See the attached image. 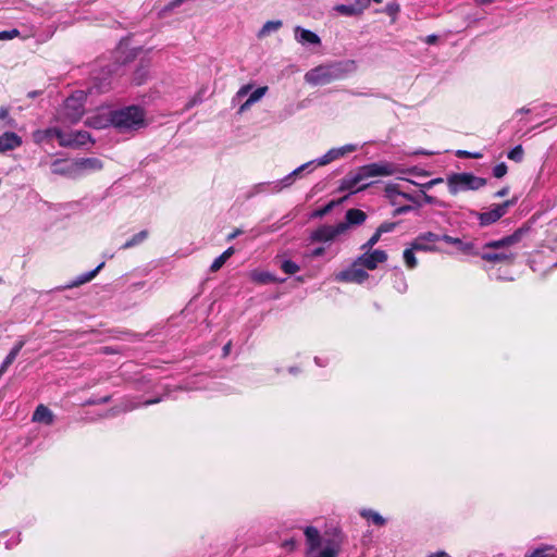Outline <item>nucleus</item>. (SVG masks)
<instances>
[{"instance_id":"nucleus-45","label":"nucleus","mask_w":557,"mask_h":557,"mask_svg":"<svg viewBox=\"0 0 557 557\" xmlns=\"http://www.w3.org/2000/svg\"><path fill=\"white\" fill-rule=\"evenodd\" d=\"M396 224L393 223V222H386V223H383L381 224L379 227H377V232L379 234H384V233H388V232H392L394 228H395Z\"/></svg>"},{"instance_id":"nucleus-62","label":"nucleus","mask_w":557,"mask_h":557,"mask_svg":"<svg viewBox=\"0 0 557 557\" xmlns=\"http://www.w3.org/2000/svg\"><path fill=\"white\" fill-rule=\"evenodd\" d=\"M134 408H136V406H135V405H133V406H129V407L125 408V410H132V409H134Z\"/></svg>"},{"instance_id":"nucleus-57","label":"nucleus","mask_w":557,"mask_h":557,"mask_svg":"<svg viewBox=\"0 0 557 557\" xmlns=\"http://www.w3.org/2000/svg\"><path fill=\"white\" fill-rule=\"evenodd\" d=\"M424 200L428 203H433L434 202V198L432 196H429V195H424Z\"/></svg>"},{"instance_id":"nucleus-34","label":"nucleus","mask_w":557,"mask_h":557,"mask_svg":"<svg viewBox=\"0 0 557 557\" xmlns=\"http://www.w3.org/2000/svg\"><path fill=\"white\" fill-rule=\"evenodd\" d=\"M334 10L343 15L351 16L356 14H360L362 10H358L354 5H346V4H337Z\"/></svg>"},{"instance_id":"nucleus-23","label":"nucleus","mask_w":557,"mask_h":557,"mask_svg":"<svg viewBox=\"0 0 557 557\" xmlns=\"http://www.w3.org/2000/svg\"><path fill=\"white\" fill-rule=\"evenodd\" d=\"M24 346V342L21 341L17 344L13 346V348L10 350L8 356L4 358L2 364L0 366V377L3 375V373L8 370V368L14 362L17 355L20 354L21 349Z\"/></svg>"},{"instance_id":"nucleus-3","label":"nucleus","mask_w":557,"mask_h":557,"mask_svg":"<svg viewBox=\"0 0 557 557\" xmlns=\"http://www.w3.org/2000/svg\"><path fill=\"white\" fill-rule=\"evenodd\" d=\"M397 173V168L388 162H377L363 165L359 168L355 173L348 175L343 182V188L356 190H362L370 185L364 183L358 187V185L369 178L376 176H389Z\"/></svg>"},{"instance_id":"nucleus-53","label":"nucleus","mask_w":557,"mask_h":557,"mask_svg":"<svg viewBox=\"0 0 557 557\" xmlns=\"http://www.w3.org/2000/svg\"><path fill=\"white\" fill-rule=\"evenodd\" d=\"M507 194H508V188H507V187H505V188H503V189L498 190V191L495 194V197L500 198V197L506 196Z\"/></svg>"},{"instance_id":"nucleus-18","label":"nucleus","mask_w":557,"mask_h":557,"mask_svg":"<svg viewBox=\"0 0 557 557\" xmlns=\"http://www.w3.org/2000/svg\"><path fill=\"white\" fill-rule=\"evenodd\" d=\"M23 140L21 136L13 132H5L0 136V152L4 153L8 151L15 150L21 147Z\"/></svg>"},{"instance_id":"nucleus-26","label":"nucleus","mask_w":557,"mask_h":557,"mask_svg":"<svg viewBox=\"0 0 557 557\" xmlns=\"http://www.w3.org/2000/svg\"><path fill=\"white\" fill-rule=\"evenodd\" d=\"M305 535L308 543V550L309 553H312L320 546L319 531L313 527H307L305 530Z\"/></svg>"},{"instance_id":"nucleus-11","label":"nucleus","mask_w":557,"mask_h":557,"mask_svg":"<svg viewBox=\"0 0 557 557\" xmlns=\"http://www.w3.org/2000/svg\"><path fill=\"white\" fill-rule=\"evenodd\" d=\"M345 233L346 224L322 225L311 233L310 239L317 243H329Z\"/></svg>"},{"instance_id":"nucleus-14","label":"nucleus","mask_w":557,"mask_h":557,"mask_svg":"<svg viewBox=\"0 0 557 557\" xmlns=\"http://www.w3.org/2000/svg\"><path fill=\"white\" fill-rule=\"evenodd\" d=\"M90 141V136L87 132L78 131V132H62V136H60V146L62 147H71L77 148L86 145Z\"/></svg>"},{"instance_id":"nucleus-36","label":"nucleus","mask_w":557,"mask_h":557,"mask_svg":"<svg viewBox=\"0 0 557 557\" xmlns=\"http://www.w3.org/2000/svg\"><path fill=\"white\" fill-rule=\"evenodd\" d=\"M385 193H386V196L388 198H391V199H394L396 196H401V197H404L406 199H410L409 195L398 190V185L397 184H388L385 187Z\"/></svg>"},{"instance_id":"nucleus-42","label":"nucleus","mask_w":557,"mask_h":557,"mask_svg":"<svg viewBox=\"0 0 557 557\" xmlns=\"http://www.w3.org/2000/svg\"><path fill=\"white\" fill-rule=\"evenodd\" d=\"M381 236L382 235L379 234L377 231H375V233L368 239V242L361 246V250H371L373 246L377 244Z\"/></svg>"},{"instance_id":"nucleus-50","label":"nucleus","mask_w":557,"mask_h":557,"mask_svg":"<svg viewBox=\"0 0 557 557\" xmlns=\"http://www.w3.org/2000/svg\"><path fill=\"white\" fill-rule=\"evenodd\" d=\"M331 208H332V203L327 205L324 209H322V210L318 211V212L315 213V215L322 216V215H324L325 213H327V212L331 210Z\"/></svg>"},{"instance_id":"nucleus-61","label":"nucleus","mask_w":557,"mask_h":557,"mask_svg":"<svg viewBox=\"0 0 557 557\" xmlns=\"http://www.w3.org/2000/svg\"><path fill=\"white\" fill-rule=\"evenodd\" d=\"M407 210H408V208H400V209H398V212H405Z\"/></svg>"},{"instance_id":"nucleus-6","label":"nucleus","mask_w":557,"mask_h":557,"mask_svg":"<svg viewBox=\"0 0 557 557\" xmlns=\"http://www.w3.org/2000/svg\"><path fill=\"white\" fill-rule=\"evenodd\" d=\"M86 94L84 90H76L65 101L60 115L62 122L76 123L84 114Z\"/></svg>"},{"instance_id":"nucleus-51","label":"nucleus","mask_w":557,"mask_h":557,"mask_svg":"<svg viewBox=\"0 0 557 557\" xmlns=\"http://www.w3.org/2000/svg\"><path fill=\"white\" fill-rule=\"evenodd\" d=\"M436 40H437V36L436 35H429L426 37V39H425V42L432 45V44H435Z\"/></svg>"},{"instance_id":"nucleus-55","label":"nucleus","mask_w":557,"mask_h":557,"mask_svg":"<svg viewBox=\"0 0 557 557\" xmlns=\"http://www.w3.org/2000/svg\"><path fill=\"white\" fill-rule=\"evenodd\" d=\"M479 4H488L493 3L495 0H474Z\"/></svg>"},{"instance_id":"nucleus-25","label":"nucleus","mask_w":557,"mask_h":557,"mask_svg":"<svg viewBox=\"0 0 557 557\" xmlns=\"http://www.w3.org/2000/svg\"><path fill=\"white\" fill-rule=\"evenodd\" d=\"M33 421L51 424L53 422V414L49 408L39 405L33 414Z\"/></svg>"},{"instance_id":"nucleus-1","label":"nucleus","mask_w":557,"mask_h":557,"mask_svg":"<svg viewBox=\"0 0 557 557\" xmlns=\"http://www.w3.org/2000/svg\"><path fill=\"white\" fill-rule=\"evenodd\" d=\"M522 236L523 231L517 230L502 239L491 240L484 245V251L480 257L491 263L511 264L517 257V252L512 248L521 240Z\"/></svg>"},{"instance_id":"nucleus-17","label":"nucleus","mask_w":557,"mask_h":557,"mask_svg":"<svg viewBox=\"0 0 557 557\" xmlns=\"http://www.w3.org/2000/svg\"><path fill=\"white\" fill-rule=\"evenodd\" d=\"M442 240L449 245H454L460 252H462L465 255H471V256L479 255V252L475 250L474 244L471 242H463L459 237H453V236L446 235V234L442 235Z\"/></svg>"},{"instance_id":"nucleus-54","label":"nucleus","mask_w":557,"mask_h":557,"mask_svg":"<svg viewBox=\"0 0 557 557\" xmlns=\"http://www.w3.org/2000/svg\"><path fill=\"white\" fill-rule=\"evenodd\" d=\"M240 234H242V231L237 228V230H235L233 233H231V234L227 236V239H228V240H232V239L236 238V237H237L238 235H240Z\"/></svg>"},{"instance_id":"nucleus-8","label":"nucleus","mask_w":557,"mask_h":557,"mask_svg":"<svg viewBox=\"0 0 557 557\" xmlns=\"http://www.w3.org/2000/svg\"><path fill=\"white\" fill-rule=\"evenodd\" d=\"M302 173V168H297L285 177L274 182H263L253 186L251 195L257 194H277L284 188L294 184L296 177Z\"/></svg>"},{"instance_id":"nucleus-38","label":"nucleus","mask_w":557,"mask_h":557,"mask_svg":"<svg viewBox=\"0 0 557 557\" xmlns=\"http://www.w3.org/2000/svg\"><path fill=\"white\" fill-rule=\"evenodd\" d=\"M281 269L284 271V273L292 275L297 273L300 268L292 260H284L281 264Z\"/></svg>"},{"instance_id":"nucleus-20","label":"nucleus","mask_w":557,"mask_h":557,"mask_svg":"<svg viewBox=\"0 0 557 557\" xmlns=\"http://www.w3.org/2000/svg\"><path fill=\"white\" fill-rule=\"evenodd\" d=\"M60 136H62V131L57 127H50L47 129H38L33 133V139L36 144H42L51 138L55 137L60 141Z\"/></svg>"},{"instance_id":"nucleus-21","label":"nucleus","mask_w":557,"mask_h":557,"mask_svg":"<svg viewBox=\"0 0 557 557\" xmlns=\"http://www.w3.org/2000/svg\"><path fill=\"white\" fill-rule=\"evenodd\" d=\"M366 219H367V215L362 210L349 209L346 212L345 221L341 222L339 224H346V232H347L350 226L360 225L366 221Z\"/></svg>"},{"instance_id":"nucleus-10","label":"nucleus","mask_w":557,"mask_h":557,"mask_svg":"<svg viewBox=\"0 0 557 557\" xmlns=\"http://www.w3.org/2000/svg\"><path fill=\"white\" fill-rule=\"evenodd\" d=\"M515 203L513 200H507L499 205H494L488 211L485 212H475V216L478 218L481 226H487L495 222H497L502 216H504L509 207Z\"/></svg>"},{"instance_id":"nucleus-2","label":"nucleus","mask_w":557,"mask_h":557,"mask_svg":"<svg viewBox=\"0 0 557 557\" xmlns=\"http://www.w3.org/2000/svg\"><path fill=\"white\" fill-rule=\"evenodd\" d=\"M356 71L357 63L354 60L321 64L308 71L305 74V81L313 86L325 85L333 81L341 79Z\"/></svg>"},{"instance_id":"nucleus-31","label":"nucleus","mask_w":557,"mask_h":557,"mask_svg":"<svg viewBox=\"0 0 557 557\" xmlns=\"http://www.w3.org/2000/svg\"><path fill=\"white\" fill-rule=\"evenodd\" d=\"M147 237H148V232L140 231L139 233L133 235L128 240H126L123 244L122 249H129L132 247H135V246L141 244L144 240H146Z\"/></svg>"},{"instance_id":"nucleus-60","label":"nucleus","mask_w":557,"mask_h":557,"mask_svg":"<svg viewBox=\"0 0 557 557\" xmlns=\"http://www.w3.org/2000/svg\"><path fill=\"white\" fill-rule=\"evenodd\" d=\"M536 263H537V261H536V259L534 258V259L532 260V267H533V270H534V271H536V268H535Z\"/></svg>"},{"instance_id":"nucleus-30","label":"nucleus","mask_w":557,"mask_h":557,"mask_svg":"<svg viewBox=\"0 0 557 557\" xmlns=\"http://www.w3.org/2000/svg\"><path fill=\"white\" fill-rule=\"evenodd\" d=\"M87 124L94 128H98V129L104 128L108 125H111L110 114L108 116L96 115V116L88 117Z\"/></svg>"},{"instance_id":"nucleus-24","label":"nucleus","mask_w":557,"mask_h":557,"mask_svg":"<svg viewBox=\"0 0 557 557\" xmlns=\"http://www.w3.org/2000/svg\"><path fill=\"white\" fill-rule=\"evenodd\" d=\"M1 535L7 539L4 543L7 549H13L22 542V533L17 530H5L1 532Z\"/></svg>"},{"instance_id":"nucleus-56","label":"nucleus","mask_w":557,"mask_h":557,"mask_svg":"<svg viewBox=\"0 0 557 557\" xmlns=\"http://www.w3.org/2000/svg\"><path fill=\"white\" fill-rule=\"evenodd\" d=\"M230 349H231V343H227V344L223 347V354H224V356H226V355L230 352Z\"/></svg>"},{"instance_id":"nucleus-44","label":"nucleus","mask_w":557,"mask_h":557,"mask_svg":"<svg viewBox=\"0 0 557 557\" xmlns=\"http://www.w3.org/2000/svg\"><path fill=\"white\" fill-rule=\"evenodd\" d=\"M17 36H20V32L16 28L0 32V40H10Z\"/></svg>"},{"instance_id":"nucleus-28","label":"nucleus","mask_w":557,"mask_h":557,"mask_svg":"<svg viewBox=\"0 0 557 557\" xmlns=\"http://www.w3.org/2000/svg\"><path fill=\"white\" fill-rule=\"evenodd\" d=\"M234 255V248L230 247L227 248L222 255H220L218 258L214 259L212 262L210 270L212 272L219 271L225 262Z\"/></svg>"},{"instance_id":"nucleus-37","label":"nucleus","mask_w":557,"mask_h":557,"mask_svg":"<svg viewBox=\"0 0 557 557\" xmlns=\"http://www.w3.org/2000/svg\"><path fill=\"white\" fill-rule=\"evenodd\" d=\"M268 91V87L267 86H263V87H259L257 88L256 90H253L249 97H248V101L251 103V104H255L256 102H258L259 100L262 99V97L267 94Z\"/></svg>"},{"instance_id":"nucleus-35","label":"nucleus","mask_w":557,"mask_h":557,"mask_svg":"<svg viewBox=\"0 0 557 557\" xmlns=\"http://www.w3.org/2000/svg\"><path fill=\"white\" fill-rule=\"evenodd\" d=\"M338 545L336 543H330L323 547L319 555L315 557H336L338 554Z\"/></svg>"},{"instance_id":"nucleus-13","label":"nucleus","mask_w":557,"mask_h":557,"mask_svg":"<svg viewBox=\"0 0 557 557\" xmlns=\"http://www.w3.org/2000/svg\"><path fill=\"white\" fill-rule=\"evenodd\" d=\"M361 267V264H356L355 261L349 269L336 273L335 280L361 284L369 277V274Z\"/></svg>"},{"instance_id":"nucleus-47","label":"nucleus","mask_w":557,"mask_h":557,"mask_svg":"<svg viewBox=\"0 0 557 557\" xmlns=\"http://www.w3.org/2000/svg\"><path fill=\"white\" fill-rule=\"evenodd\" d=\"M443 182H444V180L442 177H437V178H433V180L429 181L428 183L423 184L422 186L426 189H430L433 186H435L440 183H443Z\"/></svg>"},{"instance_id":"nucleus-29","label":"nucleus","mask_w":557,"mask_h":557,"mask_svg":"<svg viewBox=\"0 0 557 557\" xmlns=\"http://www.w3.org/2000/svg\"><path fill=\"white\" fill-rule=\"evenodd\" d=\"M416 251L411 244L404 250L403 258L408 269H414L418 265V260L414 255Z\"/></svg>"},{"instance_id":"nucleus-46","label":"nucleus","mask_w":557,"mask_h":557,"mask_svg":"<svg viewBox=\"0 0 557 557\" xmlns=\"http://www.w3.org/2000/svg\"><path fill=\"white\" fill-rule=\"evenodd\" d=\"M456 154L458 157H465V158H474V159L482 158V153L481 152H469V151H466V150H458Z\"/></svg>"},{"instance_id":"nucleus-48","label":"nucleus","mask_w":557,"mask_h":557,"mask_svg":"<svg viewBox=\"0 0 557 557\" xmlns=\"http://www.w3.org/2000/svg\"><path fill=\"white\" fill-rule=\"evenodd\" d=\"M251 103L246 100L244 103L240 104L239 109H238V113L242 114L244 112H246L247 110H249L251 108Z\"/></svg>"},{"instance_id":"nucleus-22","label":"nucleus","mask_w":557,"mask_h":557,"mask_svg":"<svg viewBox=\"0 0 557 557\" xmlns=\"http://www.w3.org/2000/svg\"><path fill=\"white\" fill-rule=\"evenodd\" d=\"M103 265H104V263L101 262L96 269L78 275L75 280L67 283L65 287L73 288V287H77L85 283L90 282L97 275V273L102 269Z\"/></svg>"},{"instance_id":"nucleus-40","label":"nucleus","mask_w":557,"mask_h":557,"mask_svg":"<svg viewBox=\"0 0 557 557\" xmlns=\"http://www.w3.org/2000/svg\"><path fill=\"white\" fill-rule=\"evenodd\" d=\"M553 547L545 546L539 549H535L531 555L527 557H554V554L552 553Z\"/></svg>"},{"instance_id":"nucleus-4","label":"nucleus","mask_w":557,"mask_h":557,"mask_svg":"<svg viewBox=\"0 0 557 557\" xmlns=\"http://www.w3.org/2000/svg\"><path fill=\"white\" fill-rule=\"evenodd\" d=\"M111 125L120 133H128L143 128L146 125L145 112L137 106H129L110 112Z\"/></svg>"},{"instance_id":"nucleus-9","label":"nucleus","mask_w":557,"mask_h":557,"mask_svg":"<svg viewBox=\"0 0 557 557\" xmlns=\"http://www.w3.org/2000/svg\"><path fill=\"white\" fill-rule=\"evenodd\" d=\"M442 240V235L433 232H423L419 234L410 244L413 249L421 252L440 251L437 244Z\"/></svg>"},{"instance_id":"nucleus-58","label":"nucleus","mask_w":557,"mask_h":557,"mask_svg":"<svg viewBox=\"0 0 557 557\" xmlns=\"http://www.w3.org/2000/svg\"><path fill=\"white\" fill-rule=\"evenodd\" d=\"M145 75H146V73H145V74H143L140 77H136V78H135V79H136V83H137L138 85H139V84H141V83L144 82V76H145Z\"/></svg>"},{"instance_id":"nucleus-27","label":"nucleus","mask_w":557,"mask_h":557,"mask_svg":"<svg viewBox=\"0 0 557 557\" xmlns=\"http://www.w3.org/2000/svg\"><path fill=\"white\" fill-rule=\"evenodd\" d=\"M283 23L280 20L276 21H268L263 24V26L260 28V30L257 34V37L259 39H263L271 35L272 33L277 32L282 27Z\"/></svg>"},{"instance_id":"nucleus-5","label":"nucleus","mask_w":557,"mask_h":557,"mask_svg":"<svg viewBox=\"0 0 557 557\" xmlns=\"http://www.w3.org/2000/svg\"><path fill=\"white\" fill-rule=\"evenodd\" d=\"M446 183L451 195L465 191H475L486 185V180L469 172L453 173L447 176Z\"/></svg>"},{"instance_id":"nucleus-59","label":"nucleus","mask_w":557,"mask_h":557,"mask_svg":"<svg viewBox=\"0 0 557 557\" xmlns=\"http://www.w3.org/2000/svg\"><path fill=\"white\" fill-rule=\"evenodd\" d=\"M158 401H159V399L146 400V401L144 403V405H146V406H147V405L156 404V403H158Z\"/></svg>"},{"instance_id":"nucleus-7","label":"nucleus","mask_w":557,"mask_h":557,"mask_svg":"<svg viewBox=\"0 0 557 557\" xmlns=\"http://www.w3.org/2000/svg\"><path fill=\"white\" fill-rule=\"evenodd\" d=\"M358 149V146L357 145H354V144H348V145H345L343 147H338V148H332L330 149L325 154H323L322 157L315 159V160H311L309 162H306L304 164H301L299 168H302V172L304 171H313L317 166H324V165H327L329 163L339 159V158H343L344 156L350 153V152H354Z\"/></svg>"},{"instance_id":"nucleus-32","label":"nucleus","mask_w":557,"mask_h":557,"mask_svg":"<svg viewBox=\"0 0 557 557\" xmlns=\"http://www.w3.org/2000/svg\"><path fill=\"white\" fill-rule=\"evenodd\" d=\"M360 515L361 517L371 520L376 525L385 524V519L379 512L371 509H362Z\"/></svg>"},{"instance_id":"nucleus-52","label":"nucleus","mask_w":557,"mask_h":557,"mask_svg":"<svg viewBox=\"0 0 557 557\" xmlns=\"http://www.w3.org/2000/svg\"><path fill=\"white\" fill-rule=\"evenodd\" d=\"M9 116V111L5 108H0V120H5Z\"/></svg>"},{"instance_id":"nucleus-15","label":"nucleus","mask_w":557,"mask_h":557,"mask_svg":"<svg viewBox=\"0 0 557 557\" xmlns=\"http://www.w3.org/2000/svg\"><path fill=\"white\" fill-rule=\"evenodd\" d=\"M51 172L57 175L77 177L75 160H54L51 163Z\"/></svg>"},{"instance_id":"nucleus-43","label":"nucleus","mask_w":557,"mask_h":557,"mask_svg":"<svg viewBox=\"0 0 557 557\" xmlns=\"http://www.w3.org/2000/svg\"><path fill=\"white\" fill-rule=\"evenodd\" d=\"M507 174V165L502 162V163H498L494 166L493 169V175L497 178H502L503 176H505Z\"/></svg>"},{"instance_id":"nucleus-16","label":"nucleus","mask_w":557,"mask_h":557,"mask_svg":"<svg viewBox=\"0 0 557 557\" xmlns=\"http://www.w3.org/2000/svg\"><path fill=\"white\" fill-rule=\"evenodd\" d=\"M77 177L86 172H95L102 169L103 164L98 158H82L75 160Z\"/></svg>"},{"instance_id":"nucleus-19","label":"nucleus","mask_w":557,"mask_h":557,"mask_svg":"<svg viewBox=\"0 0 557 557\" xmlns=\"http://www.w3.org/2000/svg\"><path fill=\"white\" fill-rule=\"evenodd\" d=\"M295 39L301 45L319 46L321 44V39L315 33L300 26L295 27Z\"/></svg>"},{"instance_id":"nucleus-12","label":"nucleus","mask_w":557,"mask_h":557,"mask_svg":"<svg viewBox=\"0 0 557 557\" xmlns=\"http://www.w3.org/2000/svg\"><path fill=\"white\" fill-rule=\"evenodd\" d=\"M364 252L356 259V264H361L368 270H375L379 264L387 260V253L384 250H363Z\"/></svg>"},{"instance_id":"nucleus-33","label":"nucleus","mask_w":557,"mask_h":557,"mask_svg":"<svg viewBox=\"0 0 557 557\" xmlns=\"http://www.w3.org/2000/svg\"><path fill=\"white\" fill-rule=\"evenodd\" d=\"M250 277L252 281L262 283V284H267V283H271V282L275 281L274 276L272 274H270L269 272L253 271L250 273Z\"/></svg>"},{"instance_id":"nucleus-49","label":"nucleus","mask_w":557,"mask_h":557,"mask_svg":"<svg viewBox=\"0 0 557 557\" xmlns=\"http://www.w3.org/2000/svg\"><path fill=\"white\" fill-rule=\"evenodd\" d=\"M325 249L323 247H318L314 250H312L311 256L317 258L324 253Z\"/></svg>"},{"instance_id":"nucleus-41","label":"nucleus","mask_w":557,"mask_h":557,"mask_svg":"<svg viewBox=\"0 0 557 557\" xmlns=\"http://www.w3.org/2000/svg\"><path fill=\"white\" fill-rule=\"evenodd\" d=\"M251 88H252V85H250V84H247V85L242 86V87L237 90V92L235 94V96L233 97V100H232V101H233V103H235V102L239 101L242 98H244L245 96H247V95L250 92Z\"/></svg>"},{"instance_id":"nucleus-39","label":"nucleus","mask_w":557,"mask_h":557,"mask_svg":"<svg viewBox=\"0 0 557 557\" xmlns=\"http://www.w3.org/2000/svg\"><path fill=\"white\" fill-rule=\"evenodd\" d=\"M523 148L521 145L516 146L508 152V158L515 162H521L523 159Z\"/></svg>"}]
</instances>
